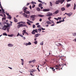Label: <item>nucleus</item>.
<instances>
[{
  "label": "nucleus",
  "instance_id": "30",
  "mask_svg": "<svg viewBox=\"0 0 76 76\" xmlns=\"http://www.w3.org/2000/svg\"><path fill=\"white\" fill-rule=\"evenodd\" d=\"M46 23L47 24H51V23L49 21H47Z\"/></svg>",
  "mask_w": 76,
  "mask_h": 76
},
{
  "label": "nucleus",
  "instance_id": "59",
  "mask_svg": "<svg viewBox=\"0 0 76 76\" xmlns=\"http://www.w3.org/2000/svg\"><path fill=\"white\" fill-rule=\"evenodd\" d=\"M50 19H51V17H50L48 18V20Z\"/></svg>",
  "mask_w": 76,
  "mask_h": 76
},
{
  "label": "nucleus",
  "instance_id": "22",
  "mask_svg": "<svg viewBox=\"0 0 76 76\" xmlns=\"http://www.w3.org/2000/svg\"><path fill=\"white\" fill-rule=\"evenodd\" d=\"M37 31L38 32H41V28L37 29Z\"/></svg>",
  "mask_w": 76,
  "mask_h": 76
},
{
  "label": "nucleus",
  "instance_id": "45",
  "mask_svg": "<svg viewBox=\"0 0 76 76\" xmlns=\"http://www.w3.org/2000/svg\"><path fill=\"white\" fill-rule=\"evenodd\" d=\"M10 22L11 23L10 24V26H12V22L11 21H10Z\"/></svg>",
  "mask_w": 76,
  "mask_h": 76
},
{
  "label": "nucleus",
  "instance_id": "23",
  "mask_svg": "<svg viewBox=\"0 0 76 76\" xmlns=\"http://www.w3.org/2000/svg\"><path fill=\"white\" fill-rule=\"evenodd\" d=\"M56 45H57V46H59V45L61 46H62V45H61V43H58V44H56Z\"/></svg>",
  "mask_w": 76,
  "mask_h": 76
},
{
  "label": "nucleus",
  "instance_id": "16",
  "mask_svg": "<svg viewBox=\"0 0 76 76\" xmlns=\"http://www.w3.org/2000/svg\"><path fill=\"white\" fill-rule=\"evenodd\" d=\"M76 4L75 3L74 4V6L73 7V10H75L76 9Z\"/></svg>",
  "mask_w": 76,
  "mask_h": 76
},
{
  "label": "nucleus",
  "instance_id": "5",
  "mask_svg": "<svg viewBox=\"0 0 76 76\" xmlns=\"http://www.w3.org/2000/svg\"><path fill=\"white\" fill-rule=\"evenodd\" d=\"M14 45L13 44H8V47H13Z\"/></svg>",
  "mask_w": 76,
  "mask_h": 76
},
{
  "label": "nucleus",
  "instance_id": "47",
  "mask_svg": "<svg viewBox=\"0 0 76 76\" xmlns=\"http://www.w3.org/2000/svg\"><path fill=\"white\" fill-rule=\"evenodd\" d=\"M28 43V45H31V43L30 42H29Z\"/></svg>",
  "mask_w": 76,
  "mask_h": 76
},
{
  "label": "nucleus",
  "instance_id": "46",
  "mask_svg": "<svg viewBox=\"0 0 76 76\" xmlns=\"http://www.w3.org/2000/svg\"><path fill=\"white\" fill-rule=\"evenodd\" d=\"M35 7V5H33L32 6V8H34Z\"/></svg>",
  "mask_w": 76,
  "mask_h": 76
},
{
  "label": "nucleus",
  "instance_id": "26",
  "mask_svg": "<svg viewBox=\"0 0 76 76\" xmlns=\"http://www.w3.org/2000/svg\"><path fill=\"white\" fill-rule=\"evenodd\" d=\"M31 3L32 4H37V3H36V2L33 1H32Z\"/></svg>",
  "mask_w": 76,
  "mask_h": 76
},
{
  "label": "nucleus",
  "instance_id": "15",
  "mask_svg": "<svg viewBox=\"0 0 76 76\" xmlns=\"http://www.w3.org/2000/svg\"><path fill=\"white\" fill-rule=\"evenodd\" d=\"M59 1L61 4H62L64 1V0H59Z\"/></svg>",
  "mask_w": 76,
  "mask_h": 76
},
{
  "label": "nucleus",
  "instance_id": "1",
  "mask_svg": "<svg viewBox=\"0 0 76 76\" xmlns=\"http://www.w3.org/2000/svg\"><path fill=\"white\" fill-rule=\"evenodd\" d=\"M4 23V26H3L2 29V30H4V31H6L7 30V27L10 26V24L6 22Z\"/></svg>",
  "mask_w": 76,
  "mask_h": 76
},
{
  "label": "nucleus",
  "instance_id": "62",
  "mask_svg": "<svg viewBox=\"0 0 76 76\" xmlns=\"http://www.w3.org/2000/svg\"><path fill=\"white\" fill-rule=\"evenodd\" d=\"M20 37H23L22 34H20Z\"/></svg>",
  "mask_w": 76,
  "mask_h": 76
},
{
  "label": "nucleus",
  "instance_id": "7",
  "mask_svg": "<svg viewBox=\"0 0 76 76\" xmlns=\"http://www.w3.org/2000/svg\"><path fill=\"white\" fill-rule=\"evenodd\" d=\"M22 26H23V24H20L18 26V28H19L20 27H22Z\"/></svg>",
  "mask_w": 76,
  "mask_h": 76
},
{
  "label": "nucleus",
  "instance_id": "41",
  "mask_svg": "<svg viewBox=\"0 0 76 76\" xmlns=\"http://www.w3.org/2000/svg\"><path fill=\"white\" fill-rule=\"evenodd\" d=\"M20 23H23L24 24H25V22H23V21H21L20 22Z\"/></svg>",
  "mask_w": 76,
  "mask_h": 76
},
{
  "label": "nucleus",
  "instance_id": "50",
  "mask_svg": "<svg viewBox=\"0 0 76 76\" xmlns=\"http://www.w3.org/2000/svg\"><path fill=\"white\" fill-rule=\"evenodd\" d=\"M35 60H33L32 61H31L32 62H33V63H35Z\"/></svg>",
  "mask_w": 76,
  "mask_h": 76
},
{
  "label": "nucleus",
  "instance_id": "20",
  "mask_svg": "<svg viewBox=\"0 0 76 76\" xmlns=\"http://www.w3.org/2000/svg\"><path fill=\"white\" fill-rule=\"evenodd\" d=\"M72 35L74 37H76V32H74V33H72Z\"/></svg>",
  "mask_w": 76,
  "mask_h": 76
},
{
  "label": "nucleus",
  "instance_id": "4",
  "mask_svg": "<svg viewBox=\"0 0 76 76\" xmlns=\"http://www.w3.org/2000/svg\"><path fill=\"white\" fill-rule=\"evenodd\" d=\"M28 9V8H27V7H24L23 8V10L24 12H26V10Z\"/></svg>",
  "mask_w": 76,
  "mask_h": 76
},
{
  "label": "nucleus",
  "instance_id": "14",
  "mask_svg": "<svg viewBox=\"0 0 76 76\" xmlns=\"http://www.w3.org/2000/svg\"><path fill=\"white\" fill-rule=\"evenodd\" d=\"M61 10L62 11V12H63V11H64V10H66V9H65V8L64 7H63L61 8Z\"/></svg>",
  "mask_w": 76,
  "mask_h": 76
},
{
  "label": "nucleus",
  "instance_id": "21",
  "mask_svg": "<svg viewBox=\"0 0 76 76\" xmlns=\"http://www.w3.org/2000/svg\"><path fill=\"white\" fill-rule=\"evenodd\" d=\"M71 6V4H66V7H70Z\"/></svg>",
  "mask_w": 76,
  "mask_h": 76
},
{
  "label": "nucleus",
  "instance_id": "44",
  "mask_svg": "<svg viewBox=\"0 0 76 76\" xmlns=\"http://www.w3.org/2000/svg\"><path fill=\"white\" fill-rule=\"evenodd\" d=\"M55 67V68H59V67H58V66L57 65Z\"/></svg>",
  "mask_w": 76,
  "mask_h": 76
},
{
  "label": "nucleus",
  "instance_id": "17",
  "mask_svg": "<svg viewBox=\"0 0 76 76\" xmlns=\"http://www.w3.org/2000/svg\"><path fill=\"white\" fill-rule=\"evenodd\" d=\"M59 3H60L59 0L57 1H56V4H59Z\"/></svg>",
  "mask_w": 76,
  "mask_h": 76
},
{
  "label": "nucleus",
  "instance_id": "54",
  "mask_svg": "<svg viewBox=\"0 0 76 76\" xmlns=\"http://www.w3.org/2000/svg\"><path fill=\"white\" fill-rule=\"evenodd\" d=\"M29 4H30V3H27L26 4V6H28V5H29Z\"/></svg>",
  "mask_w": 76,
  "mask_h": 76
},
{
  "label": "nucleus",
  "instance_id": "58",
  "mask_svg": "<svg viewBox=\"0 0 76 76\" xmlns=\"http://www.w3.org/2000/svg\"><path fill=\"white\" fill-rule=\"evenodd\" d=\"M39 21H40V22H41L42 21V19H40L39 20Z\"/></svg>",
  "mask_w": 76,
  "mask_h": 76
},
{
  "label": "nucleus",
  "instance_id": "27",
  "mask_svg": "<svg viewBox=\"0 0 76 76\" xmlns=\"http://www.w3.org/2000/svg\"><path fill=\"white\" fill-rule=\"evenodd\" d=\"M36 10H37L38 12H39V11H40V8L37 7L36 8Z\"/></svg>",
  "mask_w": 76,
  "mask_h": 76
},
{
  "label": "nucleus",
  "instance_id": "63",
  "mask_svg": "<svg viewBox=\"0 0 76 76\" xmlns=\"http://www.w3.org/2000/svg\"><path fill=\"white\" fill-rule=\"evenodd\" d=\"M72 0H68L67 1V2H69L70 1Z\"/></svg>",
  "mask_w": 76,
  "mask_h": 76
},
{
  "label": "nucleus",
  "instance_id": "42",
  "mask_svg": "<svg viewBox=\"0 0 76 76\" xmlns=\"http://www.w3.org/2000/svg\"><path fill=\"white\" fill-rule=\"evenodd\" d=\"M35 18H34L31 19L32 20V21H34V20H35Z\"/></svg>",
  "mask_w": 76,
  "mask_h": 76
},
{
  "label": "nucleus",
  "instance_id": "61",
  "mask_svg": "<svg viewBox=\"0 0 76 76\" xmlns=\"http://www.w3.org/2000/svg\"><path fill=\"white\" fill-rule=\"evenodd\" d=\"M39 25V23H37L36 24V25Z\"/></svg>",
  "mask_w": 76,
  "mask_h": 76
},
{
  "label": "nucleus",
  "instance_id": "34",
  "mask_svg": "<svg viewBox=\"0 0 76 76\" xmlns=\"http://www.w3.org/2000/svg\"><path fill=\"white\" fill-rule=\"evenodd\" d=\"M34 43L35 44L37 45V44H38V41H35L34 42Z\"/></svg>",
  "mask_w": 76,
  "mask_h": 76
},
{
  "label": "nucleus",
  "instance_id": "48",
  "mask_svg": "<svg viewBox=\"0 0 76 76\" xmlns=\"http://www.w3.org/2000/svg\"><path fill=\"white\" fill-rule=\"evenodd\" d=\"M41 29L42 30V31H44V30H45V29L43 28H42Z\"/></svg>",
  "mask_w": 76,
  "mask_h": 76
},
{
  "label": "nucleus",
  "instance_id": "6",
  "mask_svg": "<svg viewBox=\"0 0 76 76\" xmlns=\"http://www.w3.org/2000/svg\"><path fill=\"white\" fill-rule=\"evenodd\" d=\"M72 14H73L72 12L68 13V14H67V16H69V17H70V16H71L72 15Z\"/></svg>",
  "mask_w": 76,
  "mask_h": 76
},
{
  "label": "nucleus",
  "instance_id": "2",
  "mask_svg": "<svg viewBox=\"0 0 76 76\" xmlns=\"http://www.w3.org/2000/svg\"><path fill=\"white\" fill-rule=\"evenodd\" d=\"M35 32H36V33L38 32H37V29H35V30H34L32 32L31 34L33 35H35Z\"/></svg>",
  "mask_w": 76,
  "mask_h": 76
},
{
  "label": "nucleus",
  "instance_id": "57",
  "mask_svg": "<svg viewBox=\"0 0 76 76\" xmlns=\"http://www.w3.org/2000/svg\"><path fill=\"white\" fill-rule=\"evenodd\" d=\"M39 2L40 3H42V1H40L39 0H38Z\"/></svg>",
  "mask_w": 76,
  "mask_h": 76
},
{
  "label": "nucleus",
  "instance_id": "60",
  "mask_svg": "<svg viewBox=\"0 0 76 76\" xmlns=\"http://www.w3.org/2000/svg\"><path fill=\"white\" fill-rule=\"evenodd\" d=\"M54 19H55L57 21H58V18H54Z\"/></svg>",
  "mask_w": 76,
  "mask_h": 76
},
{
  "label": "nucleus",
  "instance_id": "31",
  "mask_svg": "<svg viewBox=\"0 0 76 76\" xmlns=\"http://www.w3.org/2000/svg\"><path fill=\"white\" fill-rule=\"evenodd\" d=\"M22 32L23 33H24V34H26V30H23L22 31Z\"/></svg>",
  "mask_w": 76,
  "mask_h": 76
},
{
  "label": "nucleus",
  "instance_id": "25",
  "mask_svg": "<svg viewBox=\"0 0 76 76\" xmlns=\"http://www.w3.org/2000/svg\"><path fill=\"white\" fill-rule=\"evenodd\" d=\"M7 27V30L8 31V32H9V30L10 29V26L9 27Z\"/></svg>",
  "mask_w": 76,
  "mask_h": 76
},
{
  "label": "nucleus",
  "instance_id": "49",
  "mask_svg": "<svg viewBox=\"0 0 76 76\" xmlns=\"http://www.w3.org/2000/svg\"><path fill=\"white\" fill-rule=\"evenodd\" d=\"M51 69L53 71H54L55 70V69H54V68H52Z\"/></svg>",
  "mask_w": 76,
  "mask_h": 76
},
{
  "label": "nucleus",
  "instance_id": "9",
  "mask_svg": "<svg viewBox=\"0 0 76 76\" xmlns=\"http://www.w3.org/2000/svg\"><path fill=\"white\" fill-rule=\"evenodd\" d=\"M35 17V15H31L30 16V18H31V19H33V18H34Z\"/></svg>",
  "mask_w": 76,
  "mask_h": 76
},
{
  "label": "nucleus",
  "instance_id": "56",
  "mask_svg": "<svg viewBox=\"0 0 76 76\" xmlns=\"http://www.w3.org/2000/svg\"><path fill=\"white\" fill-rule=\"evenodd\" d=\"M63 20H61V22H64V18H63Z\"/></svg>",
  "mask_w": 76,
  "mask_h": 76
},
{
  "label": "nucleus",
  "instance_id": "37",
  "mask_svg": "<svg viewBox=\"0 0 76 76\" xmlns=\"http://www.w3.org/2000/svg\"><path fill=\"white\" fill-rule=\"evenodd\" d=\"M61 20L59 21H57V22L56 23H57V24H58V23H61Z\"/></svg>",
  "mask_w": 76,
  "mask_h": 76
},
{
  "label": "nucleus",
  "instance_id": "24",
  "mask_svg": "<svg viewBox=\"0 0 76 76\" xmlns=\"http://www.w3.org/2000/svg\"><path fill=\"white\" fill-rule=\"evenodd\" d=\"M24 13H26V14H29L30 12L29 11H26V12H25Z\"/></svg>",
  "mask_w": 76,
  "mask_h": 76
},
{
  "label": "nucleus",
  "instance_id": "11",
  "mask_svg": "<svg viewBox=\"0 0 76 76\" xmlns=\"http://www.w3.org/2000/svg\"><path fill=\"white\" fill-rule=\"evenodd\" d=\"M39 37V35H38V34H37L35 35L34 37L35 38H37V37Z\"/></svg>",
  "mask_w": 76,
  "mask_h": 76
},
{
  "label": "nucleus",
  "instance_id": "12",
  "mask_svg": "<svg viewBox=\"0 0 76 76\" xmlns=\"http://www.w3.org/2000/svg\"><path fill=\"white\" fill-rule=\"evenodd\" d=\"M14 21L15 23L18 22V20H17L15 18H14Z\"/></svg>",
  "mask_w": 76,
  "mask_h": 76
},
{
  "label": "nucleus",
  "instance_id": "18",
  "mask_svg": "<svg viewBox=\"0 0 76 76\" xmlns=\"http://www.w3.org/2000/svg\"><path fill=\"white\" fill-rule=\"evenodd\" d=\"M7 18H8V19H9L10 20L11 19H12V17L11 16V15H9V16L7 17Z\"/></svg>",
  "mask_w": 76,
  "mask_h": 76
},
{
  "label": "nucleus",
  "instance_id": "51",
  "mask_svg": "<svg viewBox=\"0 0 76 76\" xmlns=\"http://www.w3.org/2000/svg\"><path fill=\"white\" fill-rule=\"evenodd\" d=\"M37 28H41V26L40 25H38L37 26Z\"/></svg>",
  "mask_w": 76,
  "mask_h": 76
},
{
  "label": "nucleus",
  "instance_id": "39",
  "mask_svg": "<svg viewBox=\"0 0 76 76\" xmlns=\"http://www.w3.org/2000/svg\"><path fill=\"white\" fill-rule=\"evenodd\" d=\"M20 34H19V32H18V34H17V37H19V36H20Z\"/></svg>",
  "mask_w": 76,
  "mask_h": 76
},
{
  "label": "nucleus",
  "instance_id": "8",
  "mask_svg": "<svg viewBox=\"0 0 76 76\" xmlns=\"http://www.w3.org/2000/svg\"><path fill=\"white\" fill-rule=\"evenodd\" d=\"M50 11V9H44L43 10V12H48V11Z\"/></svg>",
  "mask_w": 76,
  "mask_h": 76
},
{
  "label": "nucleus",
  "instance_id": "52",
  "mask_svg": "<svg viewBox=\"0 0 76 76\" xmlns=\"http://www.w3.org/2000/svg\"><path fill=\"white\" fill-rule=\"evenodd\" d=\"M6 15H7V16H9V13H6Z\"/></svg>",
  "mask_w": 76,
  "mask_h": 76
},
{
  "label": "nucleus",
  "instance_id": "43",
  "mask_svg": "<svg viewBox=\"0 0 76 76\" xmlns=\"http://www.w3.org/2000/svg\"><path fill=\"white\" fill-rule=\"evenodd\" d=\"M27 24H28V25H31V23H30V22H27Z\"/></svg>",
  "mask_w": 76,
  "mask_h": 76
},
{
  "label": "nucleus",
  "instance_id": "29",
  "mask_svg": "<svg viewBox=\"0 0 76 76\" xmlns=\"http://www.w3.org/2000/svg\"><path fill=\"white\" fill-rule=\"evenodd\" d=\"M3 35H4V36H7V34H6V33H4L3 34Z\"/></svg>",
  "mask_w": 76,
  "mask_h": 76
},
{
  "label": "nucleus",
  "instance_id": "13",
  "mask_svg": "<svg viewBox=\"0 0 76 76\" xmlns=\"http://www.w3.org/2000/svg\"><path fill=\"white\" fill-rule=\"evenodd\" d=\"M38 16L39 17H40L41 18H42V17H44V15L39 14L38 15Z\"/></svg>",
  "mask_w": 76,
  "mask_h": 76
},
{
  "label": "nucleus",
  "instance_id": "40",
  "mask_svg": "<svg viewBox=\"0 0 76 76\" xmlns=\"http://www.w3.org/2000/svg\"><path fill=\"white\" fill-rule=\"evenodd\" d=\"M50 6L52 7V6H53V4H52V2H50Z\"/></svg>",
  "mask_w": 76,
  "mask_h": 76
},
{
  "label": "nucleus",
  "instance_id": "3",
  "mask_svg": "<svg viewBox=\"0 0 76 76\" xmlns=\"http://www.w3.org/2000/svg\"><path fill=\"white\" fill-rule=\"evenodd\" d=\"M22 15H23L24 17H25V18H29V16H28V15L26 14L25 13L23 14Z\"/></svg>",
  "mask_w": 76,
  "mask_h": 76
},
{
  "label": "nucleus",
  "instance_id": "55",
  "mask_svg": "<svg viewBox=\"0 0 76 76\" xmlns=\"http://www.w3.org/2000/svg\"><path fill=\"white\" fill-rule=\"evenodd\" d=\"M23 26H26V25H25V24H23Z\"/></svg>",
  "mask_w": 76,
  "mask_h": 76
},
{
  "label": "nucleus",
  "instance_id": "32",
  "mask_svg": "<svg viewBox=\"0 0 76 76\" xmlns=\"http://www.w3.org/2000/svg\"><path fill=\"white\" fill-rule=\"evenodd\" d=\"M35 72V70H34L32 69L30 71V72H31V73H33V72Z\"/></svg>",
  "mask_w": 76,
  "mask_h": 76
},
{
  "label": "nucleus",
  "instance_id": "19",
  "mask_svg": "<svg viewBox=\"0 0 76 76\" xmlns=\"http://www.w3.org/2000/svg\"><path fill=\"white\" fill-rule=\"evenodd\" d=\"M7 35L8 36V37H13V36L14 35L13 34H11V35L8 34Z\"/></svg>",
  "mask_w": 76,
  "mask_h": 76
},
{
  "label": "nucleus",
  "instance_id": "35",
  "mask_svg": "<svg viewBox=\"0 0 76 76\" xmlns=\"http://www.w3.org/2000/svg\"><path fill=\"white\" fill-rule=\"evenodd\" d=\"M2 12L3 13H5V12H4V9H2Z\"/></svg>",
  "mask_w": 76,
  "mask_h": 76
},
{
  "label": "nucleus",
  "instance_id": "53",
  "mask_svg": "<svg viewBox=\"0 0 76 76\" xmlns=\"http://www.w3.org/2000/svg\"><path fill=\"white\" fill-rule=\"evenodd\" d=\"M53 23V24L51 25V26H54V25H55V23Z\"/></svg>",
  "mask_w": 76,
  "mask_h": 76
},
{
  "label": "nucleus",
  "instance_id": "33",
  "mask_svg": "<svg viewBox=\"0 0 76 76\" xmlns=\"http://www.w3.org/2000/svg\"><path fill=\"white\" fill-rule=\"evenodd\" d=\"M42 6V4L41 3H40L39 5H38V6L39 7H41V6Z\"/></svg>",
  "mask_w": 76,
  "mask_h": 76
},
{
  "label": "nucleus",
  "instance_id": "28",
  "mask_svg": "<svg viewBox=\"0 0 76 76\" xmlns=\"http://www.w3.org/2000/svg\"><path fill=\"white\" fill-rule=\"evenodd\" d=\"M59 12V10H57V11H56L55 12V14H57V13H58Z\"/></svg>",
  "mask_w": 76,
  "mask_h": 76
},
{
  "label": "nucleus",
  "instance_id": "36",
  "mask_svg": "<svg viewBox=\"0 0 76 76\" xmlns=\"http://www.w3.org/2000/svg\"><path fill=\"white\" fill-rule=\"evenodd\" d=\"M44 43H43V42H42L40 43V45H43Z\"/></svg>",
  "mask_w": 76,
  "mask_h": 76
},
{
  "label": "nucleus",
  "instance_id": "38",
  "mask_svg": "<svg viewBox=\"0 0 76 76\" xmlns=\"http://www.w3.org/2000/svg\"><path fill=\"white\" fill-rule=\"evenodd\" d=\"M2 21H3L4 20H6V18L5 17H3L2 19Z\"/></svg>",
  "mask_w": 76,
  "mask_h": 76
},
{
  "label": "nucleus",
  "instance_id": "10",
  "mask_svg": "<svg viewBox=\"0 0 76 76\" xmlns=\"http://www.w3.org/2000/svg\"><path fill=\"white\" fill-rule=\"evenodd\" d=\"M52 15H53V13H50L46 15V16H52Z\"/></svg>",
  "mask_w": 76,
  "mask_h": 76
},
{
  "label": "nucleus",
  "instance_id": "64",
  "mask_svg": "<svg viewBox=\"0 0 76 76\" xmlns=\"http://www.w3.org/2000/svg\"><path fill=\"white\" fill-rule=\"evenodd\" d=\"M75 41L76 42V38L74 40H73V41Z\"/></svg>",
  "mask_w": 76,
  "mask_h": 76
}]
</instances>
